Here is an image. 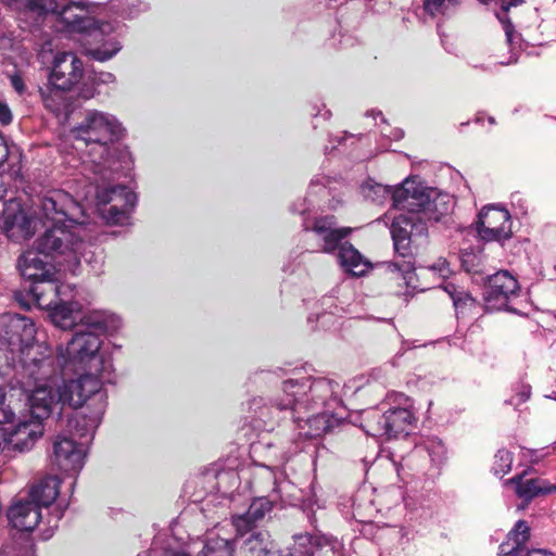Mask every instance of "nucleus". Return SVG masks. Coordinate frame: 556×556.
Instances as JSON below:
<instances>
[{
	"label": "nucleus",
	"instance_id": "33",
	"mask_svg": "<svg viewBox=\"0 0 556 556\" xmlns=\"http://www.w3.org/2000/svg\"><path fill=\"white\" fill-rule=\"evenodd\" d=\"M121 50V45L117 41L108 40L102 46L89 48L86 54L92 60L104 62L112 59Z\"/></svg>",
	"mask_w": 556,
	"mask_h": 556
},
{
	"label": "nucleus",
	"instance_id": "41",
	"mask_svg": "<svg viewBox=\"0 0 556 556\" xmlns=\"http://www.w3.org/2000/svg\"><path fill=\"white\" fill-rule=\"evenodd\" d=\"M96 94V85L93 80H83V85L78 92V98L89 100Z\"/></svg>",
	"mask_w": 556,
	"mask_h": 556
},
{
	"label": "nucleus",
	"instance_id": "17",
	"mask_svg": "<svg viewBox=\"0 0 556 556\" xmlns=\"http://www.w3.org/2000/svg\"><path fill=\"white\" fill-rule=\"evenodd\" d=\"M42 253L34 247L31 250L25 251L18 258V269L23 278L29 285L39 279L55 276V265L41 258Z\"/></svg>",
	"mask_w": 556,
	"mask_h": 556
},
{
	"label": "nucleus",
	"instance_id": "14",
	"mask_svg": "<svg viewBox=\"0 0 556 556\" xmlns=\"http://www.w3.org/2000/svg\"><path fill=\"white\" fill-rule=\"evenodd\" d=\"M36 220L28 215L21 202L16 199L7 201L0 215V228L8 235L29 236Z\"/></svg>",
	"mask_w": 556,
	"mask_h": 556
},
{
	"label": "nucleus",
	"instance_id": "38",
	"mask_svg": "<svg viewBox=\"0 0 556 556\" xmlns=\"http://www.w3.org/2000/svg\"><path fill=\"white\" fill-rule=\"evenodd\" d=\"M78 320L80 325L76 324V326L78 327L77 329H83L84 331H93L97 333V331L103 332L106 328V325L103 320L96 319L89 315L81 316L80 312L78 315Z\"/></svg>",
	"mask_w": 556,
	"mask_h": 556
},
{
	"label": "nucleus",
	"instance_id": "5",
	"mask_svg": "<svg viewBox=\"0 0 556 556\" xmlns=\"http://www.w3.org/2000/svg\"><path fill=\"white\" fill-rule=\"evenodd\" d=\"M48 381L34 382L30 395L26 396L29 409L26 410V414L18 416L17 420L9 428H5L12 451L20 453L29 451L35 442L42 437V421L51 415L55 397Z\"/></svg>",
	"mask_w": 556,
	"mask_h": 556
},
{
	"label": "nucleus",
	"instance_id": "44",
	"mask_svg": "<svg viewBox=\"0 0 556 556\" xmlns=\"http://www.w3.org/2000/svg\"><path fill=\"white\" fill-rule=\"evenodd\" d=\"M11 85L14 88V90L22 94L26 90V85L24 83V79L20 75H13L11 77Z\"/></svg>",
	"mask_w": 556,
	"mask_h": 556
},
{
	"label": "nucleus",
	"instance_id": "12",
	"mask_svg": "<svg viewBox=\"0 0 556 556\" xmlns=\"http://www.w3.org/2000/svg\"><path fill=\"white\" fill-rule=\"evenodd\" d=\"M84 64L74 52H59L54 56L49 81L52 87L70 91L83 80Z\"/></svg>",
	"mask_w": 556,
	"mask_h": 556
},
{
	"label": "nucleus",
	"instance_id": "30",
	"mask_svg": "<svg viewBox=\"0 0 556 556\" xmlns=\"http://www.w3.org/2000/svg\"><path fill=\"white\" fill-rule=\"evenodd\" d=\"M321 546V538L303 533L293 536V543L286 556H313L315 547Z\"/></svg>",
	"mask_w": 556,
	"mask_h": 556
},
{
	"label": "nucleus",
	"instance_id": "2",
	"mask_svg": "<svg viewBox=\"0 0 556 556\" xmlns=\"http://www.w3.org/2000/svg\"><path fill=\"white\" fill-rule=\"evenodd\" d=\"M393 206L403 211L393 218L391 236L395 251L403 257L412 255V244L428 236L427 220L439 222L448 213L445 197L431 198L414 180L406 179L392 194Z\"/></svg>",
	"mask_w": 556,
	"mask_h": 556
},
{
	"label": "nucleus",
	"instance_id": "50",
	"mask_svg": "<svg viewBox=\"0 0 556 556\" xmlns=\"http://www.w3.org/2000/svg\"><path fill=\"white\" fill-rule=\"evenodd\" d=\"M18 295H20V293H18V292H16V293H15V299H16V300H18Z\"/></svg>",
	"mask_w": 556,
	"mask_h": 556
},
{
	"label": "nucleus",
	"instance_id": "25",
	"mask_svg": "<svg viewBox=\"0 0 556 556\" xmlns=\"http://www.w3.org/2000/svg\"><path fill=\"white\" fill-rule=\"evenodd\" d=\"M66 90L56 87L49 88L47 91L40 89V96L46 109L55 115L64 114L68 116L79 105L73 100L72 96L65 94Z\"/></svg>",
	"mask_w": 556,
	"mask_h": 556
},
{
	"label": "nucleus",
	"instance_id": "1",
	"mask_svg": "<svg viewBox=\"0 0 556 556\" xmlns=\"http://www.w3.org/2000/svg\"><path fill=\"white\" fill-rule=\"evenodd\" d=\"M39 210L45 232L35 241V248L55 264L73 269L81 261L93 260V244L86 239V227L79 220L83 206L68 192L54 189L40 199Z\"/></svg>",
	"mask_w": 556,
	"mask_h": 556
},
{
	"label": "nucleus",
	"instance_id": "9",
	"mask_svg": "<svg viewBox=\"0 0 556 556\" xmlns=\"http://www.w3.org/2000/svg\"><path fill=\"white\" fill-rule=\"evenodd\" d=\"M27 8L38 14L52 13L58 15L73 31H85L93 23L88 16L87 9L80 3L60 5L56 0H28Z\"/></svg>",
	"mask_w": 556,
	"mask_h": 556
},
{
	"label": "nucleus",
	"instance_id": "40",
	"mask_svg": "<svg viewBox=\"0 0 556 556\" xmlns=\"http://www.w3.org/2000/svg\"><path fill=\"white\" fill-rule=\"evenodd\" d=\"M388 268L392 273H401L404 279H407V275L412 274L415 269L414 264L409 261H403L402 263H390Z\"/></svg>",
	"mask_w": 556,
	"mask_h": 556
},
{
	"label": "nucleus",
	"instance_id": "16",
	"mask_svg": "<svg viewBox=\"0 0 556 556\" xmlns=\"http://www.w3.org/2000/svg\"><path fill=\"white\" fill-rule=\"evenodd\" d=\"M33 390L24 388H10L9 391L0 389V424L12 425L18 416L26 414L29 404L26 396L30 395Z\"/></svg>",
	"mask_w": 556,
	"mask_h": 556
},
{
	"label": "nucleus",
	"instance_id": "32",
	"mask_svg": "<svg viewBox=\"0 0 556 556\" xmlns=\"http://www.w3.org/2000/svg\"><path fill=\"white\" fill-rule=\"evenodd\" d=\"M501 5V13H497V18L503 25V29L505 31V36L508 42L513 41V37L515 34V26L509 17V12L513 8H517L528 0H498Z\"/></svg>",
	"mask_w": 556,
	"mask_h": 556
},
{
	"label": "nucleus",
	"instance_id": "46",
	"mask_svg": "<svg viewBox=\"0 0 556 556\" xmlns=\"http://www.w3.org/2000/svg\"><path fill=\"white\" fill-rule=\"evenodd\" d=\"M11 451L12 447L9 445L5 428H0V452L10 453Z\"/></svg>",
	"mask_w": 556,
	"mask_h": 556
},
{
	"label": "nucleus",
	"instance_id": "13",
	"mask_svg": "<svg viewBox=\"0 0 556 556\" xmlns=\"http://www.w3.org/2000/svg\"><path fill=\"white\" fill-rule=\"evenodd\" d=\"M352 227H337V219L333 215L320 216L314 219L312 231L321 240V252L332 254L339 251L343 240L352 232Z\"/></svg>",
	"mask_w": 556,
	"mask_h": 556
},
{
	"label": "nucleus",
	"instance_id": "6",
	"mask_svg": "<svg viewBox=\"0 0 556 556\" xmlns=\"http://www.w3.org/2000/svg\"><path fill=\"white\" fill-rule=\"evenodd\" d=\"M296 384L292 380L283 382L282 394L271 400V407L282 413L281 419L290 418L294 424L302 428L301 422L305 421L311 429L315 431L314 435H325L334 431L337 427L343 425V420L325 412H314L312 415H302V409H306L303 401L296 399L293 389Z\"/></svg>",
	"mask_w": 556,
	"mask_h": 556
},
{
	"label": "nucleus",
	"instance_id": "26",
	"mask_svg": "<svg viewBox=\"0 0 556 556\" xmlns=\"http://www.w3.org/2000/svg\"><path fill=\"white\" fill-rule=\"evenodd\" d=\"M27 291L38 306L51 307L58 301V280L55 276L39 279L30 283Z\"/></svg>",
	"mask_w": 556,
	"mask_h": 556
},
{
	"label": "nucleus",
	"instance_id": "10",
	"mask_svg": "<svg viewBox=\"0 0 556 556\" xmlns=\"http://www.w3.org/2000/svg\"><path fill=\"white\" fill-rule=\"evenodd\" d=\"M476 226L479 237L488 242H502L513 235L509 212L495 205L484 206L480 211Z\"/></svg>",
	"mask_w": 556,
	"mask_h": 556
},
{
	"label": "nucleus",
	"instance_id": "21",
	"mask_svg": "<svg viewBox=\"0 0 556 556\" xmlns=\"http://www.w3.org/2000/svg\"><path fill=\"white\" fill-rule=\"evenodd\" d=\"M112 194L118 195L122 204H111L106 212V219L110 224L122 225L129 218V214L137 203V195L124 186L113 188Z\"/></svg>",
	"mask_w": 556,
	"mask_h": 556
},
{
	"label": "nucleus",
	"instance_id": "42",
	"mask_svg": "<svg viewBox=\"0 0 556 556\" xmlns=\"http://www.w3.org/2000/svg\"><path fill=\"white\" fill-rule=\"evenodd\" d=\"M531 390L530 387H522V390L519 391L515 396H511V399L508 401L510 405H520L525 402H527L530 399Z\"/></svg>",
	"mask_w": 556,
	"mask_h": 556
},
{
	"label": "nucleus",
	"instance_id": "35",
	"mask_svg": "<svg viewBox=\"0 0 556 556\" xmlns=\"http://www.w3.org/2000/svg\"><path fill=\"white\" fill-rule=\"evenodd\" d=\"M511 464L513 454L506 448L498 450L494 455L492 471L495 476L503 477L510 471Z\"/></svg>",
	"mask_w": 556,
	"mask_h": 556
},
{
	"label": "nucleus",
	"instance_id": "47",
	"mask_svg": "<svg viewBox=\"0 0 556 556\" xmlns=\"http://www.w3.org/2000/svg\"><path fill=\"white\" fill-rule=\"evenodd\" d=\"M464 289L457 287L456 285L452 282H447L444 286V291L451 296L452 300L456 298Z\"/></svg>",
	"mask_w": 556,
	"mask_h": 556
},
{
	"label": "nucleus",
	"instance_id": "18",
	"mask_svg": "<svg viewBox=\"0 0 556 556\" xmlns=\"http://www.w3.org/2000/svg\"><path fill=\"white\" fill-rule=\"evenodd\" d=\"M7 516L13 528L30 532L41 520V509L30 498L21 500L10 506Z\"/></svg>",
	"mask_w": 556,
	"mask_h": 556
},
{
	"label": "nucleus",
	"instance_id": "22",
	"mask_svg": "<svg viewBox=\"0 0 556 556\" xmlns=\"http://www.w3.org/2000/svg\"><path fill=\"white\" fill-rule=\"evenodd\" d=\"M526 472L516 475L510 482L516 486L519 497L530 501L539 495H546L556 492V484H551L541 478H525Z\"/></svg>",
	"mask_w": 556,
	"mask_h": 556
},
{
	"label": "nucleus",
	"instance_id": "24",
	"mask_svg": "<svg viewBox=\"0 0 556 556\" xmlns=\"http://www.w3.org/2000/svg\"><path fill=\"white\" fill-rule=\"evenodd\" d=\"M60 493V480L55 476H47L31 485L28 497L41 509L49 507Z\"/></svg>",
	"mask_w": 556,
	"mask_h": 556
},
{
	"label": "nucleus",
	"instance_id": "23",
	"mask_svg": "<svg viewBox=\"0 0 556 556\" xmlns=\"http://www.w3.org/2000/svg\"><path fill=\"white\" fill-rule=\"evenodd\" d=\"M507 538L508 541L500 545L501 556H526V544L530 539V527L527 521L518 520Z\"/></svg>",
	"mask_w": 556,
	"mask_h": 556
},
{
	"label": "nucleus",
	"instance_id": "20",
	"mask_svg": "<svg viewBox=\"0 0 556 556\" xmlns=\"http://www.w3.org/2000/svg\"><path fill=\"white\" fill-rule=\"evenodd\" d=\"M338 260L341 267L353 277H362L372 267L371 263L349 241L342 243L338 251Z\"/></svg>",
	"mask_w": 556,
	"mask_h": 556
},
{
	"label": "nucleus",
	"instance_id": "37",
	"mask_svg": "<svg viewBox=\"0 0 556 556\" xmlns=\"http://www.w3.org/2000/svg\"><path fill=\"white\" fill-rule=\"evenodd\" d=\"M453 304L455 306L456 313L462 315L473 311L478 305L476 299L465 290L456 295V298L453 300Z\"/></svg>",
	"mask_w": 556,
	"mask_h": 556
},
{
	"label": "nucleus",
	"instance_id": "27",
	"mask_svg": "<svg viewBox=\"0 0 556 556\" xmlns=\"http://www.w3.org/2000/svg\"><path fill=\"white\" fill-rule=\"evenodd\" d=\"M79 303L77 302H59L51 307L50 317L52 323L63 329H72L76 326L79 315Z\"/></svg>",
	"mask_w": 556,
	"mask_h": 556
},
{
	"label": "nucleus",
	"instance_id": "49",
	"mask_svg": "<svg viewBox=\"0 0 556 556\" xmlns=\"http://www.w3.org/2000/svg\"><path fill=\"white\" fill-rule=\"evenodd\" d=\"M176 556H190L189 554H186V553H179L177 554Z\"/></svg>",
	"mask_w": 556,
	"mask_h": 556
},
{
	"label": "nucleus",
	"instance_id": "19",
	"mask_svg": "<svg viewBox=\"0 0 556 556\" xmlns=\"http://www.w3.org/2000/svg\"><path fill=\"white\" fill-rule=\"evenodd\" d=\"M380 424L382 425L383 434L389 438L397 437L402 433L408 434L410 427L416 420L414 414L403 407H395L387 410L379 416Z\"/></svg>",
	"mask_w": 556,
	"mask_h": 556
},
{
	"label": "nucleus",
	"instance_id": "45",
	"mask_svg": "<svg viewBox=\"0 0 556 556\" xmlns=\"http://www.w3.org/2000/svg\"><path fill=\"white\" fill-rule=\"evenodd\" d=\"M9 147L5 138L0 135V166H2L9 157Z\"/></svg>",
	"mask_w": 556,
	"mask_h": 556
},
{
	"label": "nucleus",
	"instance_id": "31",
	"mask_svg": "<svg viewBox=\"0 0 556 556\" xmlns=\"http://www.w3.org/2000/svg\"><path fill=\"white\" fill-rule=\"evenodd\" d=\"M199 556H233V546L230 541L215 536L206 540Z\"/></svg>",
	"mask_w": 556,
	"mask_h": 556
},
{
	"label": "nucleus",
	"instance_id": "7",
	"mask_svg": "<svg viewBox=\"0 0 556 556\" xmlns=\"http://www.w3.org/2000/svg\"><path fill=\"white\" fill-rule=\"evenodd\" d=\"M101 344L98 333L83 329H76L68 340L63 357L65 362L85 371L78 378L91 376L100 380V376L105 371L104 357L100 353Z\"/></svg>",
	"mask_w": 556,
	"mask_h": 556
},
{
	"label": "nucleus",
	"instance_id": "4",
	"mask_svg": "<svg viewBox=\"0 0 556 556\" xmlns=\"http://www.w3.org/2000/svg\"><path fill=\"white\" fill-rule=\"evenodd\" d=\"M56 406L68 405L74 412L68 416L67 430L78 439L90 440L101 422L106 407V395L102 391V382L91 376L64 381L58 388Z\"/></svg>",
	"mask_w": 556,
	"mask_h": 556
},
{
	"label": "nucleus",
	"instance_id": "39",
	"mask_svg": "<svg viewBox=\"0 0 556 556\" xmlns=\"http://www.w3.org/2000/svg\"><path fill=\"white\" fill-rule=\"evenodd\" d=\"M457 0H424V10L431 16L443 14L448 4L455 3Z\"/></svg>",
	"mask_w": 556,
	"mask_h": 556
},
{
	"label": "nucleus",
	"instance_id": "28",
	"mask_svg": "<svg viewBox=\"0 0 556 556\" xmlns=\"http://www.w3.org/2000/svg\"><path fill=\"white\" fill-rule=\"evenodd\" d=\"M243 556H280L268 531H257L244 542Z\"/></svg>",
	"mask_w": 556,
	"mask_h": 556
},
{
	"label": "nucleus",
	"instance_id": "36",
	"mask_svg": "<svg viewBox=\"0 0 556 556\" xmlns=\"http://www.w3.org/2000/svg\"><path fill=\"white\" fill-rule=\"evenodd\" d=\"M231 525L233 526L237 535L243 536L256 528L258 522L254 520L247 510L244 514L232 515Z\"/></svg>",
	"mask_w": 556,
	"mask_h": 556
},
{
	"label": "nucleus",
	"instance_id": "48",
	"mask_svg": "<svg viewBox=\"0 0 556 556\" xmlns=\"http://www.w3.org/2000/svg\"><path fill=\"white\" fill-rule=\"evenodd\" d=\"M526 556H555V555L546 549H531V551H527Z\"/></svg>",
	"mask_w": 556,
	"mask_h": 556
},
{
	"label": "nucleus",
	"instance_id": "43",
	"mask_svg": "<svg viewBox=\"0 0 556 556\" xmlns=\"http://www.w3.org/2000/svg\"><path fill=\"white\" fill-rule=\"evenodd\" d=\"M12 112L9 105L0 101V124L7 126L12 122Z\"/></svg>",
	"mask_w": 556,
	"mask_h": 556
},
{
	"label": "nucleus",
	"instance_id": "11",
	"mask_svg": "<svg viewBox=\"0 0 556 556\" xmlns=\"http://www.w3.org/2000/svg\"><path fill=\"white\" fill-rule=\"evenodd\" d=\"M520 290L517 279L507 270H498L488 276L483 299L489 308L502 309L506 307L513 296Z\"/></svg>",
	"mask_w": 556,
	"mask_h": 556
},
{
	"label": "nucleus",
	"instance_id": "34",
	"mask_svg": "<svg viewBox=\"0 0 556 556\" xmlns=\"http://www.w3.org/2000/svg\"><path fill=\"white\" fill-rule=\"evenodd\" d=\"M274 508V502L269 501L266 496L254 497L248 508L251 517L258 523L262 522L265 516Z\"/></svg>",
	"mask_w": 556,
	"mask_h": 556
},
{
	"label": "nucleus",
	"instance_id": "29",
	"mask_svg": "<svg viewBox=\"0 0 556 556\" xmlns=\"http://www.w3.org/2000/svg\"><path fill=\"white\" fill-rule=\"evenodd\" d=\"M304 395L306 397L305 400L296 396V399L299 401H303L307 407L306 409H302V412H316L319 407H323L326 404V401L330 395V389L326 382L316 381L309 387L308 392Z\"/></svg>",
	"mask_w": 556,
	"mask_h": 556
},
{
	"label": "nucleus",
	"instance_id": "8",
	"mask_svg": "<svg viewBox=\"0 0 556 556\" xmlns=\"http://www.w3.org/2000/svg\"><path fill=\"white\" fill-rule=\"evenodd\" d=\"M123 131L122 125L114 117L88 111L84 121L72 129V135L86 146H98L103 156L109 153V147L122 138Z\"/></svg>",
	"mask_w": 556,
	"mask_h": 556
},
{
	"label": "nucleus",
	"instance_id": "15",
	"mask_svg": "<svg viewBox=\"0 0 556 556\" xmlns=\"http://www.w3.org/2000/svg\"><path fill=\"white\" fill-rule=\"evenodd\" d=\"M84 443L73 438L58 435L53 442L52 462L63 471H77L84 463Z\"/></svg>",
	"mask_w": 556,
	"mask_h": 556
},
{
	"label": "nucleus",
	"instance_id": "3",
	"mask_svg": "<svg viewBox=\"0 0 556 556\" xmlns=\"http://www.w3.org/2000/svg\"><path fill=\"white\" fill-rule=\"evenodd\" d=\"M0 350L9 353L8 364L21 367V375L33 382L51 380L58 366L51 355L40 352L35 343L34 324L21 316L3 317L0 321Z\"/></svg>",
	"mask_w": 556,
	"mask_h": 556
}]
</instances>
